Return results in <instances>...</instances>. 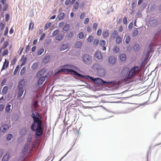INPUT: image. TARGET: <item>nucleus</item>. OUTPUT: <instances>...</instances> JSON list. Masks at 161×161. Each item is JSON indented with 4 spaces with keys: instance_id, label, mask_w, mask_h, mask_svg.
Wrapping results in <instances>:
<instances>
[{
    "instance_id": "obj_1",
    "label": "nucleus",
    "mask_w": 161,
    "mask_h": 161,
    "mask_svg": "<svg viewBox=\"0 0 161 161\" xmlns=\"http://www.w3.org/2000/svg\"><path fill=\"white\" fill-rule=\"evenodd\" d=\"M32 116L34 122L31 125V129L35 132L36 136H40L42 134L43 130L41 115L38 113L35 112L32 113Z\"/></svg>"
},
{
    "instance_id": "obj_2",
    "label": "nucleus",
    "mask_w": 161,
    "mask_h": 161,
    "mask_svg": "<svg viewBox=\"0 0 161 161\" xmlns=\"http://www.w3.org/2000/svg\"><path fill=\"white\" fill-rule=\"evenodd\" d=\"M86 77H89L90 79L93 80L96 83L98 84L102 85L107 84L110 86H113L116 84V82L115 81H111L107 82L99 78H94L89 76H86Z\"/></svg>"
},
{
    "instance_id": "obj_3",
    "label": "nucleus",
    "mask_w": 161,
    "mask_h": 161,
    "mask_svg": "<svg viewBox=\"0 0 161 161\" xmlns=\"http://www.w3.org/2000/svg\"><path fill=\"white\" fill-rule=\"evenodd\" d=\"M65 71H67L68 73H69L71 74H73L75 75H77L78 76L83 77L84 76L82 75H81L78 73L76 71L73 70L69 69H66L64 68H61L57 72L58 73H60L62 72H65Z\"/></svg>"
},
{
    "instance_id": "obj_4",
    "label": "nucleus",
    "mask_w": 161,
    "mask_h": 161,
    "mask_svg": "<svg viewBox=\"0 0 161 161\" xmlns=\"http://www.w3.org/2000/svg\"><path fill=\"white\" fill-rule=\"evenodd\" d=\"M141 68L138 66H135L132 68L130 70H129V76L130 77V79L132 78L136 75L138 74Z\"/></svg>"
},
{
    "instance_id": "obj_5",
    "label": "nucleus",
    "mask_w": 161,
    "mask_h": 161,
    "mask_svg": "<svg viewBox=\"0 0 161 161\" xmlns=\"http://www.w3.org/2000/svg\"><path fill=\"white\" fill-rule=\"evenodd\" d=\"M129 69L126 67L124 68L121 71V76L124 78V79H130L129 76Z\"/></svg>"
},
{
    "instance_id": "obj_6",
    "label": "nucleus",
    "mask_w": 161,
    "mask_h": 161,
    "mask_svg": "<svg viewBox=\"0 0 161 161\" xmlns=\"http://www.w3.org/2000/svg\"><path fill=\"white\" fill-rule=\"evenodd\" d=\"M92 59L91 56L88 54H85L82 57V60L83 62L86 64H89Z\"/></svg>"
},
{
    "instance_id": "obj_7",
    "label": "nucleus",
    "mask_w": 161,
    "mask_h": 161,
    "mask_svg": "<svg viewBox=\"0 0 161 161\" xmlns=\"http://www.w3.org/2000/svg\"><path fill=\"white\" fill-rule=\"evenodd\" d=\"M149 23L150 26L155 27L158 25L159 22L157 19H151L149 20Z\"/></svg>"
},
{
    "instance_id": "obj_8",
    "label": "nucleus",
    "mask_w": 161,
    "mask_h": 161,
    "mask_svg": "<svg viewBox=\"0 0 161 161\" xmlns=\"http://www.w3.org/2000/svg\"><path fill=\"white\" fill-rule=\"evenodd\" d=\"M9 127L8 124H3L0 129L1 132L4 133L6 132L9 129Z\"/></svg>"
},
{
    "instance_id": "obj_9",
    "label": "nucleus",
    "mask_w": 161,
    "mask_h": 161,
    "mask_svg": "<svg viewBox=\"0 0 161 161\" xmlns=\"http://www.w3.org/2000/svg\"><path fill=\"white\" fill-rule=\"evenodd\" d=\"M116 59L113 56H110L108 57V62L110 64L113 65L115 63Z\"/></svg>"
},
{
    "instance_id": "obj_10",
    "label": "nucleus",
    "mask_w": 161,
    "mask_h": 161,
    "mask_svg": "<svg viewBox=\"0 0 161 161\" xmlns=\"http://www.w3.org/2000/svg\"><path fill=\"white\" fill-rule=\"evenodd\" d=\"M98 74L99 76L102 77L105 75V70L103 68V67H101L97 71Z\"/></svg>"
},
{
    "instance_id": "obj_11",
    "label": "nucleus",
    "mask_w": 161,
    "mask_h": 161,
    "mask_svg": "<svg viewBox=\"0 0 161 161\" xmlns=\"http://www.w3.org/2000/svg\"><path fill=\"white\" fill-rule=\"evenodd\" d=\"M7 0H0V2L3 4V10L5 11L8 8V4L6 3Z\"/></svg>"
},
{
    "instance_id": "obj_12",
    "label": "nucleus",
    "mask_w": 161,
    "mask_h": 161,
    "mask_svg": "<svg viewBox=\"0 0 161 161\" xmlns=\"http://www.w3.org/2000/svg\"><path fill=\"white\" fill-rule=\"evenodd\" d=\"M46 79V77L45 76L40 77L38 80V85H42L43 82L45 81Z\"/></svg>"
},
{
    "instance_id": "obj_13",
    "label": "nucleus",
    "mask_w": 161,
    "mask_h": 161,
    "mask_svg": "<svg viewBox=\"0 0 161 161\" xmlns=\"http://www.w3.org/2000/svg\"><path fill=\"white\" fill-rule=\"evenodd\" d=\"M95 57L98 60H101L103 58V56L101 52H97L95 53Z\"/></svg>"
},
{
    "instance_id": "obj_14",
    "label": "nucleus",
    "mask_w": 161,
    "mask_h": 161,
    "mask_svg": "<svg viewBox=\"0 0 161 161\" xmlns=\"http://www.w3.org/2000/svg\"><path fill=\"white\" fill-rule=\"evenodd\" d=\"M31 139H29V138L28 139L27 142V143H26V144H25V145L24 149L23 150V152H25L26 151H27V149H28V147H29V145H30V144L31 142Z\"/></svg>"
},
{
    "instance_id": "obj_15",
    "label": "nucleus",
    "mask_w": 161,
    "mask_h": 161,
    "mask_svg": "<svg viewBox=\"0 0 161 161\" xmlns=\"http://www.w3.org/2000/svg\"><path fill=\"white\" fill-rule=\"evenodd\" d=\"M64 35L62 33H60L57 36L56 40L58 41H61L63 39L64 37Z\"/></svg>"
},
{
    "instance_id": "obj_16",
    "label": "nucleus",
    "mask_w": 161,
    "mask_h": 161,
    "mask_svg": "<svg viewBox=\"0 0 161 161\" xmlns=\"http://www.w3.org/2000/svg\"><path fill=\"white\" fill-rule=\"evenodd\" d=\"M102 67L101 65L95 63L93 65L92 68L93 69L97 70V71Z\"/></svg>"
},
{
    "instance_id": "obj_17",
    "label": "nucleus",
    "mask_w": 161,
    "mask_h": 161,
    "mask_svg": "<svg viewBox=\"0 0 161 161\" xmlns=\"http://www.w3.org/2000/svg\"><path fill=\"white\" fill-rule=\"evenodd\" d=\"M25 84V80L24 79L21 80L18 85L19 89H23L22 87Z\"/></svg>"
},
{
    "instance_id": "obj_18",
    "label": "nucleus",
    "mask_w": 161,
    "mask_h": 161,
    "mask_svg": "<svg viewBox=\"0 0 161 161\" xmlns=\"http://www.w3.org/2000/svg\"><path fill=\"white\" fill-rule=\"evenodd\" d=\"M120 59L122 61H124L126 58V56L125 53H122L119 55Z\"/></svg>"
},
{
    "instance_id": "obj_19",
    "label": "nucleus",
    "mask_w": 161,
    "mask_h": 161,
    "mask_svg": "<svg viewBox=\"0 0 161 161\" xmlns=\"http://www.w3.org/2000/svg\"><path fill=\"white\" fill-rule=\"evenodd\" d=\"M45 73V69H42L37 74V77H41Z\"/></svg>"
},
{
    "instance_id": "obj_20",
    "label": "nucleus",
    "mask_w": 161,
    "mask_h": 161,
    "mask_svg": "<svg viewBox=\"0 0 161 161\" xmlns=\"http://www.w3.org/2000/svg\"><path fill=\"white\" fill-rule=\"evenodd\" d=\"M134 50L136 51H138L140 49V47L138 43H136L133 47Z\"/></svg>"
},
{
    "instance_id": "obj_21",
    "label": "nucleus",
    "mask_w": 161,
    "mask_h": 161,
    "mask_svg": "<svg viewBox=\"0 0 161 161\" xmlns=\"http://www.w3.org/2000/svg\"><path fill=\"white\" fill-rule=\"evenodd\" d=\"M74 33L73 31H69L67 33L66 35V38L69 39L71 38L73 35Z\"/></svg>"
},
{
    "instance_id": "obj_22",
    "label": "nucleus",
    "mask_w": 161,
    "mask_h": 161,
    "mask_svg": "<svg viewBox=\"0 0 161 161\" xmlns=\"http://www.w3.org/2000/svg\"><path fill=\"white\" fill-rule=\"evenodd\" d=\"M122 42V39L119 36H118L116 38V42L118 44H120Z\"/></svg>"
},
{
    "instance_id": "obj_23",
    "label": "nucleus",
    "mask_w": 161,
    "mask_h": 161,
    "mask_svg": "<svg viewBox=\"0 0 161 161\" xmlns=\"http://www.w3.org/2000/svg\"><path fill=\"white\" fill-rule=\"evenodd\" d=\"M103 37L106 38L109 35L108 31V30H104L103 31L102 33Z\"/></svg>"
},
{
    "instance_id": "obj_24",
    "label": "nucleus",
    "mask_w": 161,
    "mask_h": 161,
    "mask_svg": "<svg viewBox=\"0 0 161 161\" xmlns=\"http://www.w3.org/2000/svg\"><path fill=\"white\" fill-rule=\"evenodd\" d=\"M69 29V25L68 24L66 23L63 28V30L65 31H67Z\"/></svg>"
},
{
    "instance_id": "obj_25",
    "label": "nucleus",
    "mask_w": 161,
    "mask_h": 161,
    "mask_svg": "<svg viewBox=\"0 0 161 161\" xmlns=\"http://www.w3.org/2000/svg\"><path fill=\"white\" fill-rule=\"evenodd\" d=\"M69 46V44H65L62 45L60 47V50L61 51H63L64 50L66 49Z\"/></svg>"
},
{
    "instance_id": "obj_26",
    "label": "nucleus",
    "mask_w": 161,
    "mask_h": 161,
    "mask_svg": "<svg viewBox=\"0 0 161 161\" xmlns=\"http://www.w3.org/2000/svg\"><path fill=\"white\" fill-rule=\"evenodd\" d=\"M125 40V42L126 44H128L130 41V38L129 36L128 35H125L124 37Z\"/></svg>"
},
{
    "instance_id": "obj_27",
    "label": "nucleus",
    "mask_w": 161,
    "mask_h": 161,
    "mask_svg": "<svg viewBox=\"0 0 161 161\" xmlns=\"http://www.w3.org/2000/svg\"><path fill=\"white\" fill-rule=\"evenodd\" d=\"M38 64L37 63H34L31 66V69L33 70H36L38 69Z\"/></svg>"
},
{
    "instance_id": "obj_28",
    "label": "nucleus",
    "mask_w": 161,
    "mask_h": 161,
    "mask_svg": "<svg viewBox=\"0 0 161 161\" xmlns=\"http://www.w3.org/2000/svg\"><path fill=\"white\" fill-rule=\"evenodd\" d=\"M19 90L18 92L17 97H20L22 96L24 92L23 89H19Z\"/></svg>"
},
{
    "instance_id": "obj_29",
    "label": "nucleus",
    "mask_w": 161,
    "mask_h": 161,
    "mask_svg": "<svg viewBox=\"0 0 161 161\" xmlns=\"http://www.w3.org/2000/svg\"><path fill=\"white\" fill-rule=\"evenodd\" d=\"M118 32L116 30H114L111 34V37L113 38L116 37V36L117 35Z\"/></svg>"
},
{
    "instance_id": "obj_30",
    "label": "nucleus",
    "mask_w": 161,
    "mask_h": 161,
    "mask_svg": "<svg viewBox=\"0 0 161 161\" xmlns=\"http://www.w3.org/2000/svg\"><path fill=\"white\" fill-rule=\"evenodd\" d=\"M13 136L12 134H9L7 136V139L8 141H10L13 137Z\"/></svg>"
},
{
    "instance_id": "obj_31",
    "label": "nucleus",
    "mask_w": 161,
    "mask_h": 161,
    "mask_svg": "<svg viewBox=\"0 0 161 161\" xmlns=\"http://www.w3.org/2000/svg\"><path fill=\"white\" fill-rule=\"evenodd\" d=\"M65 16V14L64 13H61L58 16V19L59 20H62Z\"/></svg>"
},
{
    "instance_id": "obj_32",
    "label": "nucleus",
    "mask_w": 161,
    "mask_h": 161,
    "mask_svg": "<svg viewBox=\"0 0 161 161\" xmlns=\"http://www.w3.org/2000/svg\"><path fill=\"white\" fill-rule=\"evenodd\" d=\"M8 87L7 86H5L3 87L2 91V93L3 94H6L8 92Z\"/></svg>"
},
{
    "instance_id": "obj_33",
    "label": "nucleus",
    "mask_w": 161,
    "mask_h": 161,
    "mask_svg": "<svg viewBox=\"0 0 161 161\" xmlns=\"http://www.w3.org/2000/svg\"><path fill=\"white\" fill-rule=\"evenodd\" d=\"M82 45V43L80 41L77 42L75 44V47L77 48H80Z\"/></svg>"
},
{
    "instance_id": "obj_34",
    "label": "nucleus",
    "mask_w": 161,
    "mask_h": 161,
    "mask_svg": "<svg viewBox=\"0 0 161 161\" xmlns=\"http://www.w3.org/2000/svg\"><path fill=\"white\" fill-rule=\"evenodd\" d=\"M50 59V56H47L43 59V62L44 63H46L48 62Z\"/></svg>"
},
{
    "instance_id": "obj_35",
    "label": "nucleus",
    "mask_w": 161,
    "mask_h": 161,
    "mask_svg": "<svg viewBox=\"0 0 161 161\" xmlns=\"http://www.w3.org/2000/svg\"><path fill=\"white\" fill-rule=\"evenodd\" d=\"M9 158V156L8 154H5L3 157L2 161H7Z\"/></svg>"
},
{
    "instance_id": "obj_36",
    "label": "nucleus",
    "mask_w": 161,
    "mask_h": 161,
    "mask_svg": "<svg viewBox=\"0 0 161 161\" xmlns=\"http://www.w3.org/2000/svg\"><path fill=\"white\" fill-rule=\"evenodd\" d=\"M79 4V2L77 1L73 5V8L75 10H77L78 9Z\"/></svg>"
},
{
    "instance_id": "obj_37",
    "label": "nucleus",
    "mask_w": 161,
    "mask_h": 161,
    "mask_svg": "<svg viewBox=\"0 0 161 161\" xmlns=\"http://www.w3.org/2000/svg\"><path fill=\"white\" fill-rule=\"evenodd\" d=\"M78 36L79 39H83L84 36V33L83 32H80L78 34Z\"/></svg>"
},
{
    "instance_id": "obj_38",
    "label": "nucleus",
    "mask_w": 161,
    "mask_h": 161,
    "mask_svg": "<svg viewBox=\"0 0 161 161\" xmlns=\"http://www.w3.org/2000/svg\"><path fill=\"white\" fill-rule=\"evenodd\" d=\"M138 32L137 29H136L133 31L132 34V36L133 37H135L138 34Z\"/></svg>"
},
{
    "instance_id": "obj_39",
    "label": "nucleus",
    "mask_w": 161,
    "mask_h": 161,
    "mask_svg": "<svg viewBox=\"0 0 161 161\" xmlns=\"http://www.w3.org/2000/svg\"><path fill=\"white\" fill-rule=\"evenodd\" d=\"M11 107V105L10 104H8L7 105L6 108H5V111L7 113H9L10 110V107Z\"/></svg>"
},
{
    "instance_id": "obj_40",
    "label": "nucleus",
    "mask_w": 161,
    "mask_h": 161,
    "mask_svg": "<svg viewBox=\"0 0 161 161\" xmlns=\"http://www.w3.org/2000/svg\"><path fill=\"white\" fill-rule=\"evenodd\" d=\"M113 51L115 53H117L119 52V49L118 47L115 46L113 49Z\"/></svg>"
},
{
    "instance_id": "obj_41",
    "label": "nucleus",
    "mask_w": 161,
    "mask_h": 161,
    "mask_svg": "<svg viewBox=\"0 0 161 161\" xmlns=\"http://www.w3.org/2000/svg\"><path fill=\"white\" fill-rule=\"evenodd\" d=\"M59 32V31L58 29H56L52 33L53 36H55L57 35Z\"/></svg>"
},
{
    "instance_id": "obj_42",
    "label": "nucleus",
    "mask_w": 161,
    "mask_h": 161,
    "mask_svg": "<svg viewBox=\"0 0 161 161\" xmlns=\"http://www.w3.org/2000/svg\"><path fill=\"white\" fill-rule=\"evenodd\" d=\"M26 130L24 129H21L20 131V134L21 135H23L26 133Z\"/></svg>"
},
{
    "instance_id": "obj_43",
    "label": "nucleus",
    "mask_w": 161,
    "mask_h": 161,
    "mask_svg": "<svg viewBox=\"0 0 161 161\" xmlns=\"http://www.w3.org/2000/svg\"><path fill=\"white\" fill-rule=\"evenodd\" d=\"M93 39L94 38L93 37V36H89V37L87 39V40L89 42L91 43V42H92Z\"/></svg>"
},
{
    "instance_id": "obj_44",
    "label": "nucleus",
    "mask_w": 161,
    "mask_h": 161,
    "mask_svg": "<svg viewBox=\"0 0 161 161\" xmlns=\"http://www.w3.org/2000/svg\"><path fill=\"white\" fill-rule=\"evenodd\" d=\"M44 49L43 48H41L38 52L37 54L38 55H40L44 52Z\"/></svg>"
},
{
    "instance_id": "obj_45",
    "label": "nucleus",
    "mask_w": 161,
    "mask_h": 161,
    "mask_svg": "<svg viewBox=\"0 0 161 161\" xmlns=\"http://www.w3.org/2000/svg\"><path fill=\"white\" fill-rule=\"evenodd\" d=\"M5 25L2 22L0 23V30L2 31L4 29Z\"/></svg>"
},
{
    "instance_id": "obj_46",
    "label": "nucleus",
    "mask_w": 161,
    "mask_h": 161,
    "mask_svg": "<svg viewBox=\"0 0 161 161\" xmlns=\"http://www.w3.org/2000/svg\"><path fill=\"white\" fill-rule=\"evenodd\" d=\"M9 18V15L8 14H6L5 15V21L7 22L8 21Z\"/></svg>"
},
{
    "instance_id": "obj_47",
    "label": "nucleus",
    "mask_w": 161,
    "mask_h": 161,
    "mask_svg": "<svg viewBox=\"0 0 161 161\" xmlns=\"http://www.w3.org/2000/svg\"><path fill=\"white\" fill-rule=\"evenodd\" d=\"M51 23L49 22V23L46 24L45 25L44 28L46 30L51 25Z\"/></svg>"
},
{
    "instance_id": "obj_48",
    "label": "nucleus",
    "mask_w": 161,
    "mask_h": 161,
    "mask_svg": "<svg viewBox=\"0 0 161 161\" xmlns=\"http://www.w3.org/2000/svg\"><path fill=\"white\" fill-rule=\"evenodd\" d=\"M25 67H24L22 68L20 72V74L21 75H23L25 73Z\"/></svg>"
},
{
    "instance_id": "obj_49",
    "label": "nucleus",
    "mask_w": 161,
    "mask_h": 161,
    "mask_svg": "<svg viewBox=\"0 0 161 161\" xmlns=\"http://www.w3.org/2000/svg\"><path fill=\"white\" fill-rule=\"evenodd\" d=\"M19 66L17 65V67H16V68L15 69V70L14 72V75H15L17 73L18 71V70H19Z\"/></svg>"
},
{
    "instance_id": "obj_50",
    "label": "nucleus",
    "mask_w": 161,
    "mask_h": 161,
    "mask_svg": "<svg viewBox=\"0 0 161 161\" xmlns=\"http://www.w3.org/2000/svg\"><path fill=\"white\" fill-rule=\"evenodd\" d=\"M8 44V42L7 41H5L4 42V43L3 45V47H2L3 48V49H4L5 48H6Z\"/></svg>"
},
{
    "instance_id": "obj_51",
    "label": "nucleus",
    "mask_w": 161,
    "mask_h": 161,
    "mask_svg": "<svg viewBox=\"0 0 161 161\" xmlns=\"http://www.w3.org/2000/svg\"><path fill=\"white\" fill-rule=\"evenodd\" d=\"M86 15V14L85 13H82L80 16V18L81 19H84Z\"/></svg>"
},
{
    "instance_id": "obj_52",
    "label": "nucleus",
    "mask_w": 161,
    "mask_h": 161,
    "mask_svg": "<svg viewBox=\"0 0 161 161\" xmlns=\"http://www.w3.org/2000/svg\"><path fill=\"white\" fill-rule=\"evenodd\" d=\"M8 27L7 26L6 27V28H5V30L4 31V36H6L7 35V34L8 33Z\"/></svg>"
},
{
    "instance_id": "obj_53",
    "label": "nucleus",
    "mask_w": 161,
    "mask_h": 161,
    "mask_svg": "<svg viewBox=\"0 0 161 161\" xmlns=\"http://www.w3.org/2000/svg\"><path fill=\"white\" fill-rule=\"evenodd\" d=\"M106 41L105 40H101L100 42V45L102 46H103L105 44Z\"/></svg>"
},
{
    "instance_id": "obj_54",
    "label": "nucleus",
    "mask_w": 161,
    "mask_h": 161,
    "mask_svg": "<svg viewBox=\"0 0 161 161\" xmlns=\"http://www.w3.org/2000/svg\"><path fill=\"white\" fill-rule=\"evenodd\" d=\"M38 102L37 101H35L34 102L33 105L36 108L38 106Z\"/></svg>"
},
{
    "instance_id": "obj_55",
    "label": "nucleus",
    "mask_w": 161,
    "mask_h": 161,
    "mask_svg": "<svg viewBox=\"0 0 161 161\" xmlns=\"http://www.w3.org/2000/svg\"><path fill=\"white\" fill-rule=\"evenodd\" d=\"M99 42V40L97 39H95L93 42V44L95 45H97Z\"/></svg>"
},
{
    "instance_id": "obj_56",
    "label": "nucleus",
    "mask_w": 161,
    "mask_h": 161,
    "mask_svg": "<svg viewBox=\"0 0 161 161\" xmlns=\"http://www.w3.org/2000/svg\"><path fill=\"white\" fill-rule=\"evenodd\" d=\"M6 82V79H4L2 80L1 84V85L2 86H3L5 84Z\"/></svg>"
},
{
    "instance_id": "obj_57",
    "label": "nucleus",
    "mask_w": 161,
    "mask_h": 161,
    "mask_svg": "<svg viewBox=\"0 0 161 161\" xmlns=\"http://www.w3.org/2000/svg\"><path fill=\"white\" fill-rule=\"evenodd\" d=\"M89 18H86L85 19V20H84V24H87L89 22Z\"/></svg>"
},
{
    "instance_id": "obj_58",
    "label": "nucleus",
    "mask_w": 161,
    "mask_h": 161,
    "mask_svg": "<svg viewBox=\"0 0 161 161\" xmlns=\"http://www.w3.org/2000/svg\"><path fill=\"white\" fill-rule=\"evenodd\" d=\"M8 53V50L7 49H5L3 53V55H7Z\"/></svg>"
},
{
    "instance_id": "obj_59",
    "label": "nucleus",
    "mask_w": 161,
    "mask_h": 161,
    "mask_svg": "<svg viewBox=\"0 0 161 161\" xmlns=\"http://www.w3.org/2000/svg\"><path fill=\"white\" fill-rule=\"evenodd\" d=\"M64 22L62 21L60 22L58 24V26L60 27H62L64 25Z\"/></svg>"
},
{
    "instance_id": "obj_60",
    "label": "nucleus",
    "mask_w": 161,
    "mask_h": 161,
    "mask_svg": "<svg viewBox=\"0 0 161 161\" xmlns=\"http://www.w3.org/2000/svg\"><path fill=\"white\" fill-rule=\"evenodd\" d=\"M101 33H102V30L100 29H98V30H97V35L98 36H100L101 35Z\"/></svg>"
},
{
    "instance_id": "obj_61",
    "label": "nucleus",
    "mask_w": 161,
    "mask_h": 161,
    "mask_svg": "<svg viewBox=\"0 0 161 161\" xmlns=\"http://www.w3.org/2000/svg\"><path fill=\"white\" fill-rule=\"evenodd\" d=\"M26 61H27L26 58H25L23 60L22 63L21 65L23 66V65H24L26 63Z\"/></svg>"
},
{
    "instance_id": "obj_62",
    "label": "nucleus",
    "mask_w": 161,
    "mask_h": 161,
    "mask_svg": "<svg viewBox=\"0 0 161 161\" xmlns=\"http://www.w3.org/2000/svg\"><path fill=\"white\" fill-rule=\"evenodd\" d=\"M136 16L137 17H140L141 16V12L140 11L137 12L136 14Z\"/></svg>"
},
{
    "instance_id": "obj_63",
    "label": "nucleus",
    "mask_w": 161,
    "mask_h": 161,
    "mask_svg": "<svg viewBox=\"0 0 161 161\" xmlns=\"http://www.w3.org/2000/svg\"><path fill=\"white\" fill-rule=\"evenodd\" d=\"M97 26V25L96 23H94L93 25L92 28L93 30H96V28Z\"/></svg>"
},
{
    "instance_id": "obj_64",
    "label": "nucleus",
    "mask_w": 161,
    "mask_h": 161,
    "mask_svg": "<svg viewBox=\"0 0 161 161\" xmlns=\"http://www.w3.org/2000/svg\"><path fill=\"white\" fill-rule=\"evenodd\" d=\"M86 29L87 31L89 32H90L91 31V28L89 26H87L86 27Z\"/></svg>"
}]
</instances>
